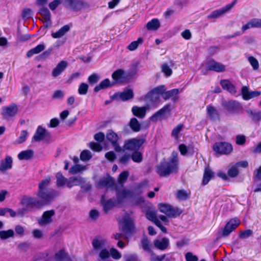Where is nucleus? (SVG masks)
I'll return each instance as SVG.
<instances>
[{
    "mask_svg": "<svg viewBox=\"0 0 261 261\" xmlns=\"http://www.w3.org/2000/svg\"><path fill=\"white\" fill-rule=\"evenodd\" d=\"M50 184V177L47 176L42 179L38 185L37 196L40 199L39 201L42 202V206L48 204L60 194L57 191L49 188Z\"/></svg>",
    "mask_w": 261,
    "mask_h": 261,
    "instance_id": "nucleus-1",
    "label": "nucleus"
},
{
    "mask_svg": "<svg viewBox=\"0 0 261 261\" xmlns=\"http://www.w3.org/2000/svg\"><path fill=\"white\" fill-rule=\"evenodd\" d=\"M177 153L173 152L169 162H161L156 167V171L161 176H166L177 171Z\"/></svg>",
    "mask_w": 261,
    "mask_h": 261,
    "instance_id": "nucleus-2",
    "label": "nucleus"
},
{
    "mask_svg": "<svg viewBox=\"0 0 261 261\" xmlns=\"http://www.w3.org/2000/svg\"><path fill=\"white\" fill-rule=\"evenodd\" d=\"M120 223L122 224V230L125 234V238L127 239L128 237L132 235L135 231L134 219L129 215L126 214Z\"/></svg>",
    "mask_w": 261,
    "mask_h": 261,
    "instance_id": "nucleus-3",
    "label": "nucleus"
},
{
    "mask_svg": "<svg viewBox=\"0 0 261 261\" xmlns=\"http://www.w3.org/2000/svg\"><path fill=\"white\" fill-rule=\"evenodd\" d=\"M137 72V70L136 68L129 71L127 73L122 69H117L112 75V79L115 81L113 83L115 84L127 82L128 81V76L132 77Z\"/></svg>",
    "mask_w": 261,
    "mask_h": 261,
    "instance_id": "nucleus-4",
    "label": "nucleus"
},
{
    "mask_svg": "<svg viewBox=\"0 0 261 261\" xmlns=\"http://www.w3.org/2000/svg\"><path fill=\"white\" fill-rule=\"evenodd\" d=\"M64 7L71 11L77 12L88 7L87 3L81 0H64Z\"/></svg>",
    "mask_w": 261,
    "mask_h": 261,
    "instance_id": "nucleus-5",
    "label": "nucleus"
},
{
    "mask_svg": "<svg viewBox=\"0 0 261 261\" xmlns=\"http://www.w3.org/2000/svg\"><path fill=\"white\" fill-rule=\"evenodd\" d=\"M42 202L36 199L28 196H24L21 200L20 203L25 206L29 211L34 208H40L42 207Z\"/></svg>",
    "mask_w": 261,
    "mask_h": 261,
    "instance_id": "nucleus-6",
    "label": "nucleus"
},
{
    "mask_svg": "<svg viewBox=\"0 0 261 261\" xmlns=\"http://www.w3.org/2000/svg\"><path fill=\"white\" fill-rule=\"evenodd\" d=\"M213 149L217 153L228 154L232 151V146L227 142H219L213 145Z\"/></svg>",
    "mask_w": 261,
    "mask_h": 261,
    "instance_id": "nucleus-7",
    "label": "nucleus"
},
{
    "mask_svg": "<svg viewBox=\"0 0 261 261\" xmlns=\"http://www.w3.org/2000/svg\"><path fill=\"white\" fill-rule=\"evenodd\" d=\"M237 3V0H234L231 4H227L225 7L213 11L211 13L208 15H207V18L208 19H216L218 18L225 13L229 12L233 7Z\"/></svg>",
    "mask_w": 261,
    "mask_h": 261,
    "instance_id": "nucleus-8",
    "label": "nucleus"
},
{
    "mask_svg": "<svg viewBox=\"0 0 261 261\" xmlns=\"http://www.w3.org/2000/svg\"><path fill=\"white\" fill-rule=\"evenodd\" d=\"M161 212L164 213L169 217H175L180 215L181 211L178 208H174L172 206L165 203H160L158 205Z\"/></svg>",
    "mask_w": 261,
    "mask_h": 261,
    "instance_id": "nucleus-9",
    "label": "nucleus"
},
{
    "mask_svg": "<svg viewBox=\"0 0 261 261\" xmlns=\"http://www.w3.org/2000/svg\"><path fill=\"white\" fill-rule=\"evenodd\" d=\"M50 138V133L41 126H39L33 137L32 141L40 142Z\"/></svg>",
    "mask_w": 261,
    "mask_h": 261,
    "instance_id": "nucleus-10",
    "label": "nucleus"
},
{
    "mask_svg": "<svg viewBox=\"0 0 261 261\" xmlns=\"http://www.w3.org/2000/svg\"><path fill=\"white\" fill-rule=\"evenodd\" d=\"M55 215V211L51 210L44 212L42 217L38 219V222L41 226H45L53 222V217Z\"/></svg>",
    "mask_w": 261,
    "mask_h": 261,
    "instance_id": "nucleus-11",
    "label": "nucleus"
},
{
    "mask_svg": "<svg viewBox=\"0 0 261 261\" xmlns=\"http://www.w3.org/2000/svg\"><path fill=\"white\" fill-rule=\"evenodd\" d=\"M144 143V140L134 138L125 142L124 148L126 150H136L140 148Z\"/></svg>",
    "mask_w": 261,
    "mask_h": 261,
    "instance_id": "nucleus-12",
    "label": "nucleus"
},
{
    "mask_svg": "<svg viewBox=\"0 0 261 261\" xmlns=\"http://www.w3.org/2000/svg\"><path fill=\"white\" fill-rule=\"evenodd\" d=\"M115 190L117 199L119 202H122L125 198L132 197L134 195L132 191L124 188V186L121 187V189L118 187H116Z\"/></svg>",
    "mask_w": 261,
    "mask_h": 261,
    "instance_id": "nucleus-13",
    "label": "nucleus"
},
{
    "mask_svg": "<svg viewBox=\"0 0 261 261\" xmlns=\"http://www.w3.org/2000/svg\"><path fill=\"white\" fill-rule=\"evenodd\" d=\"M226 109L231 114H237L242 110L241 105L236 100H229L224 103Z\"/></svg>",
    "mask_w": 261,
    "mask_h": 261,
    "instance_id": "nucleus-14",
    "label": "nucleus"
},
{
    "mask_svg": "<svg viewBox=\"0 0 261 261\" xmlns=\"http://www.w3.org/2000/svg\"><path fill=\"white\" fill-rule=\"evenodd\" d=\"M240 223V220L237 218L231 219L225 226L223 230L222 236L224 237L228 236L238 227Z\"/></svg>",
    "mask_w": 261,
    "mask_h": 261,
    "instance_id": "nucleus-15",
    "label": "nucleus"
},
{
    "mask_svg": "<svg viewBox=\"0 0 261 261\" xmlns=\"http://www.w3.org/2000/svg\"><path fill=\"white\" fill-rule=\"evenodd\" d=\"M206 69L208 70L221 72L225 71V66L223 64L211 59L206 63Z\"/></svg>",
    "mask_w": 261,
    "mask_h": 261,
    "instance_id": "nucleus-16",
    "label": "nucleus"
},
{
    "mask_svg": "<svg viewBox=\"0 0 261 261\" xmlns=\"http://www.w3.org/2000/svg\"><path fill=\"white\" fill-rule=\"evenodd\" d=\"M106 138L113 145L115 150L117 152L121 150L120 146L118 144L117 141L118 139V135L114 133L112 129H109L106 135Z\"/></svg>",
    "mask_w": 261,
    "mask_h": 261,
    "instance_id": "nucleus-17",
    "label": "nucleus"
},
{
    "mask_svg": "<svg viewBox=\"0 0 261 261\" xmlns=\"http://www.w3.org/2000/svg\"><path fill=\"white\" fill-rule=\"evenodd\" d=\"M170 111V106L169 105H167L153 114L150 117V120L155 122L159 119H162L165 117L166 114L169 113Z\"/></svg>",
    "mask_w": 261,
    "mask_h": 261,
    "instance_id": "nucleus-18",
    "label": "nucleus"
},
{
    "mask_svg": "<svg viewBox=\"0 0 261 261\" xmlns=\"http://www.w3.org/2000/svg\"><path fill=\"white\" fill-rule=\"evenodd\" d=\"M68 65V63L65 61L60 62L56 67L53 70L51 75L56 77L59 76L66 69Z\"/></svg>",
    "mask_w": 261,
    "mask_h": 261,
    "instance_id": "nucleus-19",
    "label": "nucleus"
},
{
    "mask_svg": "<svg viewBox=\"0 0 261 261\" xmlns=\"http://www.w3.org/2000/svg\"><path fill=\"white\" fill-rule=\"evenodd\" d=\"M55 257L56 261H76L74 256L72 258L70 257L64 249H61L57 252Z\"/></svg>",
    "mask_w": 261,
    "mask_h": 261,
    "instance_id": "nucleus-20",
    "label": "nucleus"
},
{
    "mask_svg": "<svg viewBox=\"0 0 261 261\" xmlns=\"http://www.w3.org/2000/svg\"><path fill=\"white\" fill-rule=\"evenodd\" d=\"M260 92L258 91H249L248 88L246 86H243L242 88V94L245 100H248L257 97L260 95Z\"/></svg>",
    "mask_w": 261,
    "mask_h": 261,
    "instance_id": "nucleus-21",
    "label": "nucleus"
},
{
    "mask_svg": "<svg viewBox=\"0 0 261 261\" xmlns=\"http://www.w3.org/2000/svg\"><path fill=\"white\" fill-rule=\"evenodd\" d=\"M2 114L5 117H12L15 115L17 112V107L16 105L13 104L9 107L3 108Z\"/></svg>",
    "mask_w": 261,
    "mask_h": 261,
    "instance_id": "nucleus-22",
    "label": "nucleus"
},
{
    "mask_svg": "<svg viewBox=\"0 0 261 261\" xmlns=\"http://www.w3.org/2000/svg\"><path fill=\"white\" fill-rule=\"evenodd\" d=\"M39 13L42 18L45 20L47 23L45 27H48V24L51 23V13L47 8L45 7H41L39 9Z\"/></svg>",
    "mask_w": 261,
    "mask_h": 261,
    "instance_id": "nucleus-23",
    "label": "nucleus"
},
{
    "mask_svg": "<svg viewBox=\"0 0 261 261\" xmlns=\"http://www.w3.org/2000/svg\"><path fill=\"white\" fill-rule=\"evenodd\" d=\"M147 108L145 107H139L138 106H134L132 109V112L134 115L142 119L146 115Z\"/></svg>",
    "mask_w": 261,
    "mask_h": 261,
    "instance_id": "nucleus-24",
    "label": "nucleus"
},
{
    "mask_svg": "<svg viewBox=\"0 0 261 261\" xmlns=\"http://www.w3.org/2000/svg\"><path fill=\"white\" fill-rule=\"evenodd\" d=\"M106 243V240L100 237H96L92 241L93 248L97 251L101 249Z\"/></svg>",
    "mask_w": 261,
    "mask_h": 261,
    "instance_id": "nucleus-25",
    "label": "nucleus"
},
{
    "mask_svg": "<svg viewBox=\"0 0 261 261\" xmlns=\"http://www.w3.org/2000/svg\"><path fill=\"white\" fill-rule=\"evenodd\" d=\"M169 245V240L166 238H164L162 240H155L154 241V247L162 250H165Z\"/></svg>",
    "mask_w": 261,
    "mask_h": 261,
    "instance_id": "nucleus-26",
    "label": "nucleus"
},
{
    "mask_svg": "<svg viewBox=\"0 0 261 261\" xmlns=\"http://www.w3.org/2000/svg\"><path fill=\"white\" fill-rule=\"evenodd\" d=\"M85 181L84 178L81 177H71L67 180V186L69 188H71L74 186L80 185L85 182Z\"/></svg>",
    "mask_w": 261,
    "mask_h": 261,
    "instance_id": "nucleus-27",
    "label": "nucleus"
},
{
    "mask_svg": "<svg viewBox=\"0 0 261 261\" xmlns=\"http://www.w3.org/2000/svg\"><path fill=\"white\" fill-rule=\"evenodd\" d=\"M115 85V83H111L110 81L108 79H105L102 81L98 85L96 86L94 89V91L97 92L100 90L105 89L107 88L112 87Z\"/></svg>",
    "mask_w": 261,
    "mask_h": 261,
    "instance_id": "nucleus-28",
    "label": "nucleus"
},
{
    "mask_svg": "<svg viewBox=\"0 0 261 261\" xmlns=\"http://www.w3.org/2000/svg\"><path fill=\"white\" fill-rule=\"evenodd\" d=\"M101 203L103 206V211L107 213L109 210L112 208L115 205V202L112 199L105 200V196H101Z\"/></svg>",
    "mask_w": 261,
    "mask_h": 261,
    "instance_id": "nucleus-29",
    "label": "nucleus"
},
{
    "mask_svg": "<svg viewBox=\"0 0 261 261\" xmlns=\"http://www.w3.org/2000/svg\"><path fill=\"white\" fill-rule=\"evenodd\" d=\"M12 159L10 156H7L5 160H2L0 165V171H5L12 168Z\"/></svg>",
    "mask_w": 261,
    "mask_h": 261,
    "instance_id": "nucleus-30",
    "label": "nucleus"
},
{
    "mask_svg": "<svg viewBox=\"0 0 261 261\" xmlns=\"http://www.w3.org/2000/svg\"><path fill=\"white\" fill-rule=\"evenodd\" d=\"M220 84L222 88L227 90L230 93L234 94L236 92L235 87L230 83V82L227 80H222Z\"/></svg>",
    "mask_w": 261,
    "mask_h": 261,
    "instance_id": "nucleus-31",
    "label": "nucleus"
},
{
    "mask_svg": "<svg viewBox=\"0 0 261 261\" xmlns=\"http://www.w3.org/2000/svg\"><path fill=\"white\" fill-rule=\"evenodd\" d=\"M179 91L178 89H173L169 91H165L163 94L162 97L165 100H167L171 97H173L174 100L177 99L176 96Z\"/></svg>",
    "mask_w": 261,
    "mask_h": 261,
    "instance_id": "nucleus-32",
    "label": "nucleus"
},
{
    "mask_svg": "<svg viewBox=\"0 0 261 261\" xmlns=\"http://www.w3.org/2000/svg\"><path fill=\"white\" fill-rule=\"evenodd\" d=\"M70 30L69 25H65L56 32H53L51 35L54 38H59L63 37L67 32Z\"/></svg>",
    "mask_w": 261,
    "mask_h": 261,
    "instance_id": "nucleus-33",
    "label": "nucleus"
},
{
    "mask_svg": "<svg viewBox=\"0 0 261 261\" xmlns=\"http://www.w3.org/2000/svg\"><path fill=\"white\" fill-rule=\"evenodd\" d=\"M246 112L254 122H258L261 120V113L260 111H252L249 109L246 110Z\"/></svg>",
    "mask_w": 261,
    "mask_h": 261,
    "instance_id": "nucleus-34",
    "label": "nucleus"
},
{
    "mask_svg": "<svg viewBox=\"0 0 261 261\" xmlns=\"http://www.w3.org/2000/svg\"><path fill=\"white\" fill-rule=\"evenodd\" d=\"M207 114L210 119L213 121L216 120L219 117V114L217 110L211 105H208L206 108Z\"/></svg>",
    "mask_w": 261,
    "mask_h": 261,
    "instance_id": "nucleus-35",
    "label": "nucleus"
},
{
    "mask_svg": "<svg viewBox=\"0 0 261 261\" xmlns=\"http://www.w3.org/2000/svg\"><path fill=\"white\" fill-rule=\"evenodd\" d=\"M134 94L133 90L126 89L119 94V98L123 101H126L132 99Z\"/></svg>",
    "mask_w": 261,
    "mask_h": 261,
    "instance_id": "nucleus-36",
    "label": "nucleus"
},
{
    "mask_svg": "<svg viewBox=\"0 0 261 261\" xmlns=\"http://www.w3.org/2000/svg\"><path fill=\"white\" fill-rule=\"evenodd\" d=\"M114 185V180L111 177L104 178L99 180L98 186L102 187H112Z\"/></svg>",
    "mask_w": 261,
    "mask_h": 261,
    "instance_id": "nucleus-37",
    "label": "nucleus"
},
{
    "mask_svg": "<svg viewBox=\"0 0 261 261\" xmlns=\"http://www.w3.org/2000/svg\"><path fill=\"white\" fill-rule=\"evenodd\" d=\"M34 155V152L32 150H26L21 151L18 155V158L20 160H28L31 159Z\"/></svg>",
    "mask_w": 261,
    "mask_h": 261,
    "instance_id": "nucleus-38",
    "label": "nucleus"
},
{
    "mask_svg": "<svg viewBox=\"0 0 261 261\" xmlns=\"http://www.w3.org/2000/svg\"><path fill=\"white\" fill-rule=\"evenodd\" d=\"M45 45L40 44L36 46L35 47L29 50L27 54L28 58L31 57L34 54H37L43 51L45 49Z\"/></svg>",
    "mask_w": 261,
    "mask_h": 261,
    "instance_id": "nucleus-39",
    "label": "nucleus"
},
{
    "mask_svg": "<svg viewBox=\"0 0 261 261\" xmlns=\"http://www.w3.org/2000/svg\"><path fill=\"white\" fill-rule=\"evenodd\" d=\"M160 27V23L158 19H153L146 24L147 29L149 30H156Z\"/></svg>",
    "mask_w": 261,
    "mask_h": 261,
    "instance_id": "nucleus-40",
    "label": "nucleus"
},
{
    "mask_svg": "<svg viewBox=\"0 0 261 261\" xmlns=\"http://www.w3.org/2000/svg\"><path fill=\"white\" fill-rule=\"evenodd\" d=\"M214 173L208 168H206L204 170L202 184L205 185L208 184L211 178L214 176Z\"/></svg>",
    "mask_w": 261,
    "mask_h": 261,
    "instance_id": "nucleus-41",
    "label": "nucleus"
},
{
    "mask_svg": "<svg viewBox=\"0 0 261 261\" xmlns=\"http://www.w3.org/2000/svg\"><path fill=\"white\" fill-rule=\"evenodd\" d=\"M129 125L131 129L135 132H139L141 129V125L136 118L130 119Z\"/></svg>",
    "mask_w": 261,
    "mask_h": 261,
    "instance_id": "nucleus-42",
    "label": "nucleus"
},
{
    "mask_svg": "<svg viewBox=\"0 0 261 261\" xmlns=\"http://www.w3.org/2000/svg\"><path fill=\"white\" fill-rule=\"evenodd\" d=\"M57 186L58 187H62L67 184V179L62 175L61 172H58L56 174Z\"/></svg>",
    "mask_w": 261,
    "mask_h": 261,
    "instance_id": "nucleus-43",
    "label": "nucleus"
},
{
    "mask_svg": "<svg viewBox=\"0 0 261 261\" xmlns=\"http://www.w3.org/2000/svg\"><path fill=\"white\" fill-rule=\"evenodd\" d=\"M14 236V231L13 229L0 231V238L1 240H6L10 238H13Z\"/></svg>",
    "mask_w": 261,
    "mask_h": 261,
    "instance_id": "nucleus-44",
    "label": "nucleus"
},
{
    "mask_svg": "<svg viewBox=\"0 0 261 261\" xmlns=\"http://www.w3.org/2000/svg\"><path fill=\"white\" fill-rule=\"evenodd\" d=\"M143 39L142 38H139L137 41H134L131 42L127 46V49L129 50L133 51L137 48L139 44H142Z\"/></svg>",
    "mask_w": 261,
    "mask_h": 261,
    "instance_id": "nucleus-45",
    "label": "nucleus"
},
{
    "mask_svg": "<svg viewBox=\"0 0 261 261\" xmlns=\"http://www.w3.org/2000/svg\"><path fill=\"white\" fill-rule=\"evenodd\" d=\"M129 176V172L127 171L122 172L118 177V182L121 185V187H123L124 182L127 180Z\"/></svg>",
    "mask_w": 261,
    "mask_h": 261,
    "instance_id": "nucleus-46",
    "label": "nucleus"
},
{
    "mask_svg": "<svg viewBox=\"0 0 261 261\" xmlns=\"http://www.w3.org/2000/svg\"><path fill=\"white\" fill-rule=\"evenodd\" d=\"M131 158L133 160V161L136 163H140L143 160V156L142 153L137 151H135L134 152H133Z\"/></svg>",
    "mask_w": 261,
    "mask_h": 261,
    "instance_id": "nucleus-47",
    "label": "nucleus"
},
{
    "mask_svg": "<svg viewBox=\"0 0 261 261\" xmlns=\"http://www.w3.org/2000/svg\"><path fill=\"white\" fill-rule=\"evenodd\" d=\"M165 90L166 88L165 86L161 85L151 90V93H154V94H156L155 95H158V96L160 97L161 95H162V96L163 95V94L164 93Z\"/></svg>",
    "mask_w": 261,
    "mask_h": 261,
    "instance_id": "nucleus-48",
    "label": "nucleus"
},
{
    "mask_svg": "<svg viewBox=\"0 0 261 261\" xmlns=\"http://www.w3.org/2000/svg\"><path fill=\"white\" fill-rule=\"evenodd\" d=\"M92 158L91 152L88 150H83L80 155L81 160L83 161L90 160Z\"/></svg>",
    "mask_w": 261,
    "mask_h": 261,
    "instance_id": "nucleus-49",
    "label": "nucleus"
},
{
    "mask_svg": "<svg viewBox=\"0 0 261 261\" xmlns=\"http://www.w3.org/2000/svg\"><path fill=\"white\" fill-rule=\"evenodd\" d=\"M177 198L180 200H186L189 198V194L184 190H180L177 191Z\"/></svg>",
    "mask_w": 261,
    "mask_h": 261,
    "instance_id": "nucleus-50",
    "label": "nucleus"
},
{
    "mask_svg": "<svg viewBox=\"0 0 261 261\" xmlns=\"http://www.w3.org/2000/svg\"><path fill=\"white\" fill-rule=\"evenodd\" d=\"M85 169V166L76 164L73 166H72L71 168H70L69 170L70 173L71 174H76L83 170H84Z\"/></svg>",
    "mask_w": 261,
    "mask_h": 261,
    "instance_id": "nucleus-51",
    "label": "nucleus"
},
{
    "mask_svg": "<svg viewBox=\"0 0 261 261\" xmlns=\"http://www.w3.org/2000/svg\"><path fill=\"white\" fill-rule=\"evenodd\" d=\"M161 70L166 76H169L172 73V69L167 63H164L161 66Z\"/></svg>",
    "mask_w": 261,
    "mask_h": 261,
    "instance_id": "nucleus-52",
    "label": "nucleus"
},
{
    "mask_svg": "<svg viewBox=\"0 0 261 261\" xmlns=\"http://www.w3.org/2000/svg\"><path fill=\"white\" fill-rule=\"evenodd\" d=\"M88 84L83 83H81L78 89V92L80 95H85L87 94L88 90Z\"/></svg>",
    "mask_w": 261,
    "mask_h": 261,
    "instance_id": "nucleus-53",
    "label": "nucleus"
},
{
    "mask_svg": "<svg viewBox=\"0 0 261 261\" xmlns=\"http://www.w3.org/2000/svg\"><path fill=\"white\" fill-rule=\"evenodd\" d=\"M146 216L148 220L152 222H154L155 220L158 219L156 216V212L153 211H147L146 213Z\"/></svg>",
    "mask_w": 261,
    "mask_h": 261,
    "instance_id": "nucleus-54",
    "label": "nucleus"
},
{
    "mask_svg": "<svg viewBox=\"0 0 261 261\" xmlns=\"http://www.w3.org/2000/svg\"><path fill=\"white\" fill-rule=\"evenodd\" d=\"M141 244L143 249L146 251H150V244L147 238H143L141 241Z\"/></svg>",
    "mask_w": 261,
    "mask_h": 261,
    "instance_id": "nucleus-55",
    "label": "nucleus"
},
{
    "mask_svg": "<svg viewBox=\"0 0 261 261\" xmlns=\"http://www.w3.org/2000/svg\"><path fill=\"white\" fill-rule=\"evenodd\" d=\"M252 231L250 229H247L245 231H241L239 234V238L242 239H246L252 235Z\"/></svg>",
    "mask_w": 261,
    "mask_h": 261,
    "instance_id": "nucleus-56",
    "label": "nucleus"
},
{
    "mask_svg": "<svg viewBox=\"0 0 261 261\" xmlns=\"http://www.w3.org/2000/svg\"><path fill=\"white\" fill-rule=\"evenodd\" d=\"M183 127L182 124H179L177 125L172 131V136H173L175 139L178 138V134L181 132Z\"/></svg>",
    "mask_w": 261,
    "mask_h": 261,
    "instance_id": "nucleus-57",
    "label": "nucleus"
},
{
    "mask_svg": "<svg viewBox=\"0 0 261 261\" xmlns=\"http://www.w3.org/2000/svg\"><path fill=\"white\" fill-rule=\"evenodd\" d=\"M156 94L154 93H151V91H149L146 96V98L151 102H155L158 101L160 97L158 95H155Z\"/></svg>",
    "mask_w": 261,
    "mask_h": 261,
    "instance_id": "nucleus-58",
    "label": "nucleus"
},
{
    "mask_svg": "<svg viewBox=\"0 0 261 261\" xmlns=\"http://www.w3.org/2000/svg\"><path fill=\"white\" fill-rule=\"evenodd\" d=\"M239 174L237 166H232L228 171V175L231 177H235Z\"/></svg>",
    "mask_w": 261,
    "mask_h": 261,
    "instance_id": "nucleus-59",
    "label": "nucleus"
},
{
    "mask_svg": "<svg viewBox=\"0 0 261 261\" xmlns=\"http://www.w3.org/2000/svg\"><path fill=\"white\" fill-rule=\"evenodd\" d=\"M248 61L252 65L253 69L257 70L259 67L258 62L257 60L253 57L250 56L248 58Z\"/></svg>",
    "mask_w": 261,
    "mask_h": 261,
    "instance_id": "nucleus-60",
    "label": "nucleus"
},
{
    "mask_svg": "<svg viewBox=\"0 0 261 261\" xmlns=\"http://www.w3.org/2000/svg\"><path fill=\"white\" fill-rule=\"evenodd\" d=\"M32 14V11L29 8L24 9L22 13V17L23 19H29Z\"/></svg>",
    "mask_w": 261,
    "mask_h": 261,
    "instance_id": "nucleus-61",
    "label": "nucleus"
},
{
    "mask_svg": "<svg viewBox=\"0 0 261 261\" xmlns=\"http://www.w3.org/2000/svg\"><path fill=\"white\" fill-rule=\"evenodd\" d=\"M63 2H64L63 0H54L49 4V7L52 11H54Z\"/></svg>",
    "mask_w": 261,
    "mask_h": 261,
    "instance_id": "nucleus-62",
    "label": "nucleus"
},
{
    "mask_svg": "<svg viewBox=\"0 0 261 261\" xmlns=\"http://www.w3.org/2000/svg\"><path fill=\"white\" fill-rule=\"evenodd\" d=\"M99 79L98 75L96 73H93L88 77V81L90 84L96 83Z\"/></svg>",
    "mask_w": 261,
    "mask_h": 261,
    "instance_id": "nucleus-63",
    "label": "nucleus"
},
{
    "mask_svg": "<svg viewBox=\"0 0 261 261\" xmlns=\"http://www.w3.org/2000/svg\"><path fill=\"white\" fill-rule=\"evenodd\" d=\"M186 261H198V258L197 256L194 255L192 253L189 252L185 254Z\"/></svg>",
    "mask_w": 261,
    "mask_h": 261,
    "instance_id": "nucleus-64",
    "label": "nucleus"
}]
</instances>
